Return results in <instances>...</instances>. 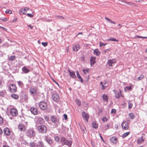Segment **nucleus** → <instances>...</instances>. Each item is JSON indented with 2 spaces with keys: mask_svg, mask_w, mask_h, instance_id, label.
Here are the masks:
<instances>
[{
  "mask_svg": "<svg viewBox=\"0 0 147 147\" xmlns=\"http://www.w3.org/2000/svg\"><path fill=\"white\" fill-rule=\"evenodd\" d=\"M30 146L31 147H35V144L34 142H31L30 143Z\"/></svg>",
  "mask_w": 147,
  "mask_h": 147,
  "instance_id": "nucleus-44",
  "label": "nucleus"
},
{
  "mask_svg": "<svg viewBox=\"0 0 147 147\" xmlns=\"http://www.w3.org/2000/svg\"><path fill=\"white\" fill-rule=\"evenodd\" d=\"M5 13H7L11 14L12 13V11L10 10H7L5 11Z\"/></svg>",
  "mask_w": 147,
  "mask_h": 147,
  "instance_id": "nucleus-51",
  "label": "nucleus"
},
{
  "mask_svg": "<svg viewBox=\"0 0 147 147\" xmlns=\"http://www.w3.org/2000/svg\"><path fill=\"white\" fill-rule=\"evenodd\" d=\"M42 44L44 47H46L48 45L47 43L46 42H42Z\"/></svg>",
  "mask_w": 147,
  "mask_h": 147,
  "instance_id": "nucleus-53",
  "label": "nucleus"
},
{
  "mask_svg": "<svg viewBox=\"0 0 147 147\" xmlns=\"http://www.w3.org/2000/svg\"><path fill=\"white\" fill-rule=\"evenodd\" d=\"M82 116L83 119L86 121L87 122H88V119L89 118L88 115L85 112L83 111L82 113Z\"/></svg>",
  "mask_w": 147,
  "mask_h": 147,
  "instance_id": "nucleus-12",
  "label": "nucleus"
},
{
  "mask_svg": "<svg viewBox=\"0 0 147 147\" xmlns=\"http://www.w3.org/2000/svg\"><path fill=\"white\" fill-rule=\"evenodd\" d=\"M10 114L13 116H16L18 115V112L17 110L15 108H12L10 110Z\"/></svg>",
  "mask_w": 147,
  "mask_h": 147,
  "instance_id": "nucleus-4",
  "label": "nucleus"
},
{
  "mask_svg": "<svg viewBox=\"0 0 147 147\" xmlns=\"http://www.w3.org/2000/svg\"><path fill=\"white\" fill-rule=\"evenodd\" d=\"M24 9H25L26 11V12L27 11H28L29 9V8H28V7H25L24 8Z\"/></svg>",
  "mask_w": 147,
  "mask_h": 147,
  "instance_id": "nucleus-61",
  "label": "nucleus"
},
{
  "mask_svg": "<svg viewBox=\"0 0 147 147\" xmlns=\"http://www.w3.org/2000/svg\"><path fill=\"white\" fill-rule=\"evenodd\" d=\"M1 28L5 31H6V29L3 27H1Z\"/></svg>",
  "mask_w": 147,
  "mask_h": 147,
  "instance_id": "nucleus-64",
  "label": "nucleus"
},
{
  "mask_svg": "<svg viewBox=\"0 0 147 147\" xmlns=\"http://www.w3.org/2000/svg\"><path fill=\"white\" fill-rule=\"evenodd\" d=\"M76 72L77 77L80 80L81 82H83V79L80 75L78 71H76Z\"/></svg>",
  "mask_w": 147,
  "mask_h": 147,
  "instance_id": "nucleus-24",
  "label": "nucleus"
},
{
  "mask_svg": "<svg viewBox=\"0 0 147 147\" xmlns=\"http://www.w3.org/2000/svg\"><path fill=\"white\" fill-rule=\"evenodd\" d=\"M16 59V57L14 55H12L9 58V60L10 61H13L15 59Z\"/></svg>",
  "mask_w": 147,
  "mask_h": 147,
  "instance_id": "nucleus-38",
  "label": "nucleus"
},
{
  "mask_svg": "<svg viewBox=\"0 0 147 147\" xmlns=\"http://www.w3.org/2000/svg\"><path fill=\"white\" fill-rule=\"evenodd\" d=\"M56 17H58L60 18H61L63 19H64V17L61 16H56Z\"/></svg>",
  "mask_w": 147,
  "mask_h": 147,
  "instance_id": "nucleus-57",
  "label": "nucleus"
},
{
  "mask_svg": "<svg viewBox=\"0 0 147 147\" xmlns=\"http://www.w3.org/2000/svg\"><path fill=\"white\" fill-rule=\"evenodd\" d=\"M91 124L92 127L96 129L98 127V124L96 121H93Z\"/></svg>",
  "mask_w": 147,
  "mask_h": 147,
  "instance_id": "nucleus-22",
  "label": "nucleus"
},
{
  "mask_svg": "<svg viewBox=\"0 0 147 147\" xmlns=\"http://www.w3.org/2000/svg\"><path fill=\"white\" fill-rule=\"evenodd\" d=\"M38 129L39 132L42 134H45L47 132V128L45 125H41L38 126Z\"/></svg>",
  "mask_w": 147,
  "mask_h": 147,
  "instance_id": "nucleus-1",
  "label": "nucleus"
},
{
  "mask_svg": "<svg viewBox=\"0 0 147 147\" xmlns=\"http://www.w3.org/2000/svg\"><path fill=\"white\" fill-rule=\"evenodd\" d=\"M129 115L130 118L131 119H133L134 118L135 116L134 114L132 113H130L129 114Z\"/></svg>",
  "mask_w": 147,
  "mask_h": 147,
  "instance_id": "nucleus-41",
  "label": "nucleus"
},
{
  "mask_svg": "<svg viewBox=\"0 0 147 147\" xmlns=\"http://www.w3.org/2000/svg\"><path fill=\"white\" fill-rule=\"evenodd\" d=\"M102 119L103 122L107 121L108 120L107 118L105 117H103Z\"/></svg>",
  "mask_w": 147,
  "mask_h": 147,
  "instance_id": "nucleus-50",
  "label": "nucleus"
},
{
  "mask_svg": "<svg viewBox=\"0 0 147 147\" xmlns=\"http://www.w3.org/2000/svg\"><path fill=\"white\" fill-rule=\"evenodd\" d=\"M5 91H0V96L3 97L5 95Z\"/></svg>",
  "mask_w": 147,
  "mask_h": 147,
  "instance_id": "nucleus-40",
  "label": "nucleus"
},
{
  "mask_svg": "<svg viewBox=\"0 0 147 147\" xmlns=\"http://www.w3.org/2000/svg\"><path fill=\"white\" fill-rule=\"evenodd\" d=\"M100 84L102 85V88L104 90L105 89L107 86V82L105 81H104L102 82H100Z\"/></svg>",
  "mask_w": 147,
  "mask_h": 147,
  "instance_id": "nucleus-21",
  "label": "nucleus"
},
{
  "mask_svg": "<svg viewBox=\"0 0 147 147\" xmlns=\"http://www.w3.org/2000/svg\"><path fill=\"white\" fill-rule=\"evenodd\" d=\"M11 97L15 99H18L19 98V96L16 94H11Z\"/></svg>",
  "mask_w": 147,
  "mask_h": 147,
  "instance_id": "nucleus-29",
  "label": "nucleus"
},
{
  "mask_svg": "<svg viewBox=\"0 0 147 147\" xmlns=\"http://www.w3.org/2000/svg\"><path fill=\"white\" fill-rule=\"evenodd\" d=\"M51 121L54 123H55L59 121V119L55 116H51L50 117Z\"/></svg>",
  "mask_w": 147,
  "mask_h": 147,
  "instance_id": "nucleus-11",
  "label": "nucleus"
},
{
  "mask_svg": "<svg viewBox=\"0 0 147 147\" xmlns=\"http://www.w3.org/2000/svg\"><path fill=\"white\" fill-rule=\"evenodd\" d=\"M127 4H129L131 5H134V4L131 2H128V3H127Z\"/></svg>",
  "mask_w": 147,
  "mask_h": 147,
  "instance_id": "nucleus-55",
  "label": "nucleus"
},
{
  "mask_svg": "<svg viewBox=\"0 0 147 147\" xmlns=\"http://www.w3.org/2000/svg\"><path fill=\"white\" fill-rule=\"evenodd\" d=\"M116 112V110L114 109H112L111 112V114H114Z\"/></svg>",
  "mask_w": 147,
  "mask_h": 147,
  "instance_id": "nucleus-48",
  "label": "nucleus"
},
{
  "mask_svg": "<svg viewBox=\"0 0 147 147\" xmlns=\"http://www.w3.org/2000/svg\"><path fill=\"white\" fill-rule=\"evenodd\" d=\"M108 40H111V41H118V40H116L114 38H111L110 39H109Z\"/></svg>",
  "mask_w": 147,
  "mask_h": 147,
  "instance_id": "nucleus-49",
  "label": "nucleus"
},
{
  "mask_svg": "<svg viewBox=\"0 0 147 147\" xmlns=\"http://www.w3.org/2000/svg\"><path fill=\"white\" fill-rule=\"evenodd\" d=\"M76 101L77 105L79 106H80L81 105V101L79 100L76 99Z\"/></svg>",
  "mask_w": 147,
  "mask_h": 147,
  "instance_id": "nucleus-43",
  "label": "nucleus"
},
{
  "mask_svg": "<svg viewBox=\"0 0 147 147\" xmlns=\"http://www.w3.org/2000/svg\"><path fill=\"white\" fill-rule=\"evenodd\" d=\"M94 54L97 56L99 55L100 54V52L98 50L96 49L94 51Z\"/></svg>",
  "mask_w": 147,
  "mask_h": 147,
  "instance_id": "nucleus-32",
  "label": "nucleus"
},
{
  "mask_svg": "<svg viewBox=\"0 0 147 147\" xmlns=\"http://www.w3.org/2000/svg\"><path fill=\"white\" fill-rule=\"evenodd\" d=\"M17 83H18V85L20 86H23V83L22 82H21V81H19L17 82Z\"/></svg>",
  "mask_w": 147,
  "mask_h": 147,
  "instance_id": "nucleus-46",
  "label": "nucleus"
},
{
  "mask_svg": "<svg viewBox=\"0 0 147 147\" xmlns=\"http://www.w3.org/2000/svg\"><path fill=\"white\" fill-rule=\"evenodd\" d=\"M45 119L47 121H48L49 120V117L48 116H45Z\"/></svg>",
  "mask_w": 147,
  "mask_h": 147,
  "instance_id": "nucleus-58",
  "label": "nucleus"
},
{
  "mask_svg": "<svg viewBox=\"0 0 147 147\" xmlns=\"http://www.w3.org/2000/svg\"><path fill=\"white\" fill-rule=\"evenodd\" d=\"M30 92L32 94L35 95L36 94L37 90L36 89L34 88H30Z\"/></svg>",
  "mask_w": 147,
  "mask_h": 147,
  "instance_id": "nucleus-18",
  "label": "nucleus"
},
{
  "mask_svg": "<svg viewBox=\"0 0 147 147\" xmlns=\"http://www.w3.org/2000/svg\"><path fill=\"white\" fill-rule=\"evenodd\" d=\"M55 140L57 142H58L59 141V137L58 136H56L55 137Z\"/></svg>",
  "mask_w": 147,
  "mask_h": 147,
  "instance_id": "nucleus-47",
  "label": "nucleus"
},
{
  "mask_svg": "<svg viewBox=\"0 0 147 147\" xmlns=\"http://www.w3.org/2000/svg\"><path fill=\"white\" fill-rule=\"evenodd\" d=\"M30 111L31 113L34 115H36L38 113V111L37 109L35 107H32L30 109Z\"/></svg>",
  "mask_w": 147,
  "mask_h": 147,
  "instance_id": "nucleus-15",
  "label": "nucleus"
},
{
  "mask_svg": "<svg viewBox=\"0 0 147 147\" xmlns=\"http://www.w3.org/2000/svg\"><path fill=\"white\" fill-rule=\"evenodd\" d=\"M27 15L30 18H32L33 16V15H32L31 14L28 13Z\"/></svg>",
  "mask_w": 147,
  "mask_h": 147,
  "instance_id": "nucleus-54",
  "label": "nucleus"
},
{
  "mask_svg": "<svg viewBox=\"0 0 147 147\" xmlns=\"http://www.w3.org/2000/svg\"><path fill=\"white\" fill-rule=\"evenodd\" d=\"M3 133L6 136H9L11 134V131L8 128H5L3 129Z\"/></svg>",
  "mask_w": 147,
  "mask_h": 147,
  "instance_id": "nucleus-10",
  "label": "nucleus"
},
{
  "mask_svg": "<svg viewBox=\"0 0 147 147\" xmlns=\"http://www.w3.org/2000/svg\"><path fill=\"white\" fill-rule=\"evenodd\" d=\"M122 129L124 130H127L129 127V124L126 121H123L121 124Z\"/></svg>",
  "mask_w": 147,
  "mask_h": 147,
  "instance_id": "nucleus-8",
  "label": "nucleus"
},
{
  "mask_svg": "<svg viewBox=\"0 0 147 147\" xmlns=\"http://www.w3.org/2000/svg\"><path fill=\"white\" fill-rule=\"evenodd\" d=\"M80 48V45L78 44H75L73 46V49L74 51H78Z\"/></svg>",
  "mask_w": 147,
  "mask_h": 147,
  "instance_id": "nucleus-16",
  "label": "nucleus"
},
{
  "mask_svg": "<svg viewBox=\"0 0 147 147\" xmlns=\"http://www.w3.org/2000/svg\"><path fill=\"white\" fill-rule=\"evenodd\" d=\"M133 104L131 101H129L128 102V107L129 109H131L133 107Z\"/></svg>",
  "mask_w": 147,
  "mask_h": 147,
  "instance_id": "nucleus-35",
  "label": "nucleus"
},
{
  "mask_svg": "<svg viewBox=\"0 0 147 147\" xmlns=\"http://www.w3.org/2000/svg\"><path fill=\"white\" fill-rule=\"evenodd\" d=\"M26 135L30 138L34 137L35 135L34 129L33 128L29 129L26 132Z\"/></svg>",
  "mask_w": 147,
  "mask_h": 147,
  "instance_id": "nucleus-2",
  "label": "nucleus"
},
{
  "mask_svg": "<svg viewBox=\"0 0 147 147\" xmlns=\"http://www.w3.org/2000/svg\"><path fill=\"white\" fill-rule=\"evenodd\" d=\"M117 61L115 59H109L108 61L107 64L110 67H112L113 64L115 63ZM109 68L111 69V68L109 67Z\"/></svg>",
  "mask_w": 147,
  "mask_h": 147,
  "instance_id": "nucleus-6",
  "label": "nucleus"
},
{
  "mask_svg": "<svg viewBox=\"0 0 147 147\" xmlns=\"http://www.w3.org/2000/svg\"><path fill=\"white\" fill-rule=\"evenodd\" d=\"M72 143V142L70 140H67L66 143L65 145H67L69 147H71Z\"/></svg>",
  "mask_w": 147,
  "mask_h": 147,
  "instance_id": "nucleus-28",
  "label": "nucleus"
},
{
  "mask_svg": "<svg viewBox=\"0 0 147 147\" xmlns=\"http://www.w3.org/2000/svg\"><path fill=\"white\" fill-rule=\"evenodd\" d=\"M115 94V97L116 98H119L120 96L122 97H124V96L123 94H122V91L121 90H119V92L117 91L116 90L113 91Z\"/></svg>",
  "mask_w": 147,
  "mask_h": 147,
  "instance_id": "nucleus-5",
  "label": "nucleus"
},
{
  "mask_svg": "<svg viewBox=\"0 0 147 147\" xmlns=\"http://www.w3.org/2000/svg\"><path fill=\"white\" fill-rule=\"evenodd\" d=\"M18 129L20 131H24L26 130L24 125L22 124H20L18 126Z\"/></svg>",
  "mask_w": 147,
  "mask_h": 147,
  "instance_id": "nucleus-14",
  "label": "nucleus"
},
{
  "mask_svg": "<svg viewBox=\"0 0 147 147\" xmlns=\"http://www.w3.org/2000/svg\"><path fill=\"white\" fill-rule=\"evenodd\" d=\"M110 51V50L109 49H107L106 50H104V53H106V52H107V51Z\"/></svg>",
  "mask_w": 147,
  "mask_h": 147,
  "instance_id": "nucleus-59",
  "label": "nucleus"
},
{
  "mask_svg": "<svg viewBox=\"0 0 147 147\" xmlns=\"http://www.w3.org/2000/svg\"><path fill=\"white\" fill-rule=\"evenodd\" d=\"M133 87V86L132 85H131L129 86H127L125 88L124 90L125 91L130 90Z\"/></svg>",
  "mask_w": 147,
  "mask_h": 147,
  "instance_id": "nucleus-27",
  "label": "nucleus"
},
{
  "mask_svg": "<svg viewBox=\"0 0 147 147\" xmlns=\"http://www.w3.org/2000/svg\"><path fill=\"white\" fill-rule=\"evenodd\" d=\"M136 38H146L147 37H143L142 36H139L138 35H136L135 37Z\"/></svg>",
  "mask_w": 147,
  "mask_h": 147,
  "instance_id": "nucleus-42",
  "label": "nucleus"
},
{
  "mask_svg": "<svg viewBox=\"0 0 147 147\" xmlns=\"http://www.w3.org/2000/svg\"><path fill=\"white\" fill-rule=\"evenodd\" d=\"M40 108L43 110H45L47 108V105L46 103L44 101H41L39 104Z\"/></svg>",
  "mask_w": 147,
  "mask_h": 147,
  "instance_id": "nucleus-7",
  "label": "nucleus"
},
{
  "mask_svg": "<svg viewBox=\"0 0 147 147\" xmlns=\"http://www.w3.org/2000/svg\"><path fill=\"white\" fill-rule=\"evenodd\" d=\"M144 141L142 137L140 138L137 140V143L138 144H141Z\"/></svg>",
  "mask_w": 147,
  "mask_h": 147,
  "instance_id": "nucleus-30",
  "label": "nucleus"
},
{
  "mask_svg": "<svg viewBox=\"0 0 147 147\" xmlns=\"http://www.w3.org/2000/svg\"><path fill=\"white\" fill-rule=\"evenodd\" d=\"M67 140H66V139L64 137H62L61 138L60 142L63 146H64Z\"/></svg>",
  "mask_w": 147,
  "mask_h": 147,
  "instance_id": "nucleus-20",
  "label": "nucleus"
},
{
  "mask_svg": "<svg viewBox=\"0 0 147 147\" xmlns=\"http://www.w3.org/2000/svg\"><path fill=\"white\" fill-rule=\"evenodd\" d=\"M107 45L106 43H103L101 42H99V46L100 47H101L102 46H105Z\"/></svg>",
  "mask_w": 147,
  "mask_h": 147,
  "instance_id": "nucleus-45",
  "label": "nucleus"
},
{
  "mask_svg": "<svg viewBox=\"0 0 147 147\" xmlns=\"http://www.w3.org/2000/svg\"><path fill=\"white\" fill-rule=\"evenodd\" d=\"M96 57H90V65L91 66H92L96 63Z\"/></svg>",
  "mask_w": 147,
  "mask_h": 147,
  "instance_id": "nucleus-13",
  "label": "nucleus"
},
{
  "mask_svg": "<svg viewBox=\"0 0 147 147\" xmlns=\"http://www.w3.org/2000/svg\"><path fill=\"white\" fill-rule=\"evenodd\" d=\"M9 90L12 92H15L17 90V88L15 84H10L9 85Z\"/></svg>",
  "mask_w": 147,
  "mask_h": 147,
  "instance_id": "nucleus-3",
  "label": "nucleus"
},
{
  "mask_svg": "<svg viewBox=\"0 0 147 147\" xmlns=\"http://www.w3.org/2000/svg\"><path fill=\"white\" fill-rule=\"evenodd\" d=\"M105 19L106 20V21H107L108 22H110L111 23L113 24H115V22H114L113 21H111V19H110L109 18H108L105 17Z\"/></svg>",
  "mask_w": 147,
  "mask_h": 147,
  "instance_id": "nucleus-31",
  "label": "nucleus"
},
{
  "mask_svg": "<svg viewBox=\"0 0 147 147\" xmlns=\"http://www.w3.org/2000/svg\"><path fill=\"white\" fill-rule=\"evenodd\" d=\"M130 133L129 132H127L124 133L121 136L123 138H125L128 135H129V134Z\"/></svg>",
  "mask_w": 147,
  "mask_h": 147,
  "instance_id": "nucleus-33",
  "label": "nucleus"
},
{
  "mask_svg": "<svg viewBox=\"0 0 147 147\" xmlns=\"http://www.w3.org/2000/svg\"><path fill=\"white\" fill-rule=\"evenodd\" d=\"M144 78V75L142 74L138 78V80L139 81L140 80H142Z\"/></svg>",
  "mask_w": 147,
  "mask_h": 147,
  "instance_id": "nucleus-37",
  "label": "nucleus"
},
{
  "mask_svg": "<svg viewBox=\"0 0 147 147\" xmlns=\"http://www.w3.org/2000/svg\"><path fill=\"white\" fill-rule=\"evenodd\" d=\"M26 13V12L24 9H20L19 11V13L20 14L25 15Z\"/></svg>",
  "mask_w": 147,
  "mask_h": 147,
  "instance_id": "nucleus-25",
  "label": "nucleus"
},
{
  "mask_svg": "<svg viewBox=\"0 0 147 147\" xmlns=\"http://www.w3.org/2000/svg\"><path fill=\"white\" fill-rule=\"evenodd\" d=\"M45 140L49 144H51L53 143L52 140L50 138L48 139L47 137H46Z\"/></svg>",
  "mask_w": 147,
  "mask_h": 147,
  "instance_id": "nucleus-34",
  "label": "nucleus"
},
{
  "mask_svg": "<svg viewBox=\"0 0 147 147\" xmlns=\"http://www.w3.org/2000/svg\"><path fill=\"white\" fill-rule=\"evenodd\" d=\"M22 70L25 73H28L30 71V70L25 66L23 67L22 68Z\"/></svg>",
  "mask_w": 147,
  "mask_h": 147,
  "instance_id": "nucleus-26",
  "label": "nucleus"
},
{
  "mask_svg": "<svg viewBox=\"0 0 147 147\" xmlns=\"http://www.w3.org/2000/svg\"><path fill=\"white\" fill-rule=\"evenodd\" d=\"M53 81L54 82L59 86V84L56 82L54 80H53Z\"/></svg>",
  "mask_w": 147,
  "mask_h": 147,
  "instance_id": "nucleus-63",
  "label": "nucleus"
},
{
  "mask_svg": "<svg viewBox=\"0 0 147 147\" xmlns=\"http://www.w3.org/2000/svg\"><path fill=\"white\" fill-rule=\"evenodd\" d=\"M3 122V119L2 117L0 116V124H2Z\"/></svg>",
  "mask_w": 147,
  "mask_h": 147,
  "instance_id": "nucleus-52",
  "label": "nucleus"
},
{
  "mask_svg": "<svg viewBox=\"0 0 147 147\" xmlns=\"http://www.w3.org/2000/svg\"><path fill=\"white\" fill-rule=\"evenodd\" d=\"M99 135L100 137V138H101V139L103 141H104V140L103 138L101 136V134H99Z\"/></svg>",
  "mask_w": 147,
  "mask_h": 147,
  "instance_id": "nucleus-60",
  "label": "nucleus"
},
{
  "mask_svg": "<svg viewBox=\"0 0 147 147\" xmlns=\"http://www.w3.org/2000/svg\"><path fill=\"white\" fill-rule=\"evenodd\" d=\"M110 141L113 144H116L117 142V139L115 137H112L110 139Z\"/></svg>",
  "mask_w": 147,
  "mask_h": 147,
  "instance_id": "nucleus-19",
  "label": "nucleus"
},
{
  "mask_svg": "<svg viewBox=\"0 0 147 147\" xmlns=\"http://www.w3.org/2000/svg\"><path fill=\"white\" fill-rule=\"evenodd\" d=\"M52 98L53 101L57 102L60 99V97L59 95L57 93H55L52 96Z\"/></svg>",
  "mask_w": 147,
  "mask_h": 147,
  "instance_id": "nucleus-9",
  "label": "nucleus"
},
{
  "mask_svg": "<svg viewBox=\"0 0 147 147\" xmlns=\"http://www.w3.org/2000/svg\"><path fill=\"white\" fill-rule=\"evenodd\" d=\"M28 26L31 29H32L33 28V27L32 26L30 25H28Z\"/></svg>",
  "mask_w": 147,
  "mask_h": 147,
  "instance_id": "nucleus-62",
  "label": "nucleus"
},
{
  "mask_svg": "<svg viewBox=\"0 0 147 147\" xmlns=\"http://www.w3.org/2000/svg\"><path fill=\"white\" fill-rule=\"evenodd\" d=\"M38 143L39 144L38 145V146H39L40 147H43L44 146V145L41 141L39 142Z\"/></svg>",
  "mask_w": 147,
  "mask_h": 147,
  "instance_id": "nucleus-39",
  "label": "nucleus"
},
{
  "mask_svg": "<svg viewBox=\"0 0 147 147\" xmlns=\"http://www.w3.org/2000/svg\"><path fill=\"white\" fill-rule=\"evenodd\" d=\"M68 71L69 74V75L71 77L73 78H76L75 73L74 71H71L70 70H69Z\"/></svg>",
  "mask_w": 147,
  "mask_h": 147,
  "instance_id": "nucleus-17",
  "label": "nucleus"
},
{
  "mask_svg": "<svg viewBox=\"0 0 147 147\" xmlns=\"http://www.w3.org/2000/svg\"><path fill=\"white\" fill-rule=\"evenodd\" d=\"M63 117H64L65 119L66 120L67 119V115L65 114H64Z\"/></svg>",
  "mask_w": 147,
  "mask_h": 147,
  "instance_id": "nucleus-56",
  "label": "nucleus"
},
{
  "mask_svg": "<svg viewBox=\"0 0 147 147\" xmlns=\"http://www.w3.org/2000/svg\"><path fill=\"white\" fill-rule=\"evenodd\" d=\"M89 69L87 68L86 69H83V71L84 72V74H86L89 73Z\"/></svg>",
  "mask_w": 147,
  "mask_h": 147,
  "instance_id": "nucleus-36",
  "label": "nucleus"
},
{
  "mask_svg": "<svg viewBox=\"0 0 147 147\" xmlns=\"http://www.w3.org/2000/svg\"><path fill=\"white\" fill-rule=\"evenodd\" d=\"M102 97L104 101L108 102V98L107 95L105 94H103L102 95Z\"/></svg>",
  "mask_w": 147,
  "mask_h": 147,
  "instance_id": "nucleus-23",
  "label": "nucleus"
}]
</instances>
